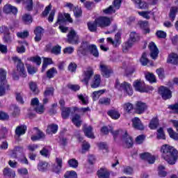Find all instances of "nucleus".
Returning a JSON list of instances; mask_svg holds the SVG:
<instances>
[{"instance_id":"f257e3e1","label":"nucleus","mask_w":178,"mask_h":178,"mask_svg":"<svg viewBox=\"0 0 178 178\" xmlns=\"http://www.w3.org/2000/svg\"><path fill=\"white\" fill-rule=\"evenodd\" d=\"M161 151L162 152V158L169 163V165H175L178 158V152L175 147L169 145H163Z\"/></svg>"},{"instance_id":"f03ea898","label":"nucleus","mask_w":178,"mask_h":178,"mask_svg":"<svg viewBox=\"0 0 178 178\" xmlns=\"http://www.w3.org/2000/svg\"><path fill=\"white\" fill-rule=\"evenodd\" d=\"M88 54H90L95 56V58L99 56V52H98L97 45L89 44L87 42L82 43L78 49V55H79V56H86V55H88Z\"/></svg>"},{"instance_id":"7ed1b4c3","label":"nucleus","mask_w":178,"mask_h":178,"mask_svg":"<svg viewBox=\"0 0 178 178\" xmlns=\"http://www.w3.org/2000/svg\"><path fill=\"white\" fill-rule=\"evenodd\" d=\"M110 132L111 133V134H113L114 138L118 137L119 134H121L124 140V146L126 147V148H131V147H133V138H131V136H130V135L127 134V131L126 130L113 131V128L110 127Z\"/></svg>"},{"instance_id":"20e7f679","label":"nucleus","mask_w":178,"mask_h":178,"mask_svg":"<svg viewBox=\"0 0 178 178\" xmlns=\"http://www.w3.org/2000/svg\"><path fill=\"white\" fill-rule=\"evenodd\" d=\"M133 86L136 91H138V92H151L154 90L152 86L145 85L144 81L141 79H137L134 81Z\"/></svg>"},{"instance_id":"39448f33","label":"nucleus","mask_w":178,"mask_h":178,"mask_svg":"<svg viewBox=\"0 0 178 178\" xmlns=\"http://www.w3.org/2000/svg\"><path fill=\"white\" fill-rule=\"evenodd\" d=\"M115 88H117V90H119L120 91H124V92L129 97H131V95H133V88H131V85L126 81L120 83L119 81H116Z\"/></svg>"},{"instance_id":"423d86ee","label":"nucleus","mask_w":178,"mask_h":178,"mask_svg":"<svg viewBox=\"0 0 178 178\" xmlns=\"http://www.w3.org/2000/svg\"><path fill=\"white\" fill-rule=\"evenodd\" d=\"M122 1L123 0H114L113 6H110L108 8L103 10L105 15H112L116 12L118 9H120L122 6Z\"/></svg>"},{"instance_id":"0eeeda50","label":"nucleus","mask_w":178,"mask_h":178,"mask_svg":"<svg viewBox=\"0 0 178 178\" xmlns=\"http://www.w3.org/2000/svg\"><path fill=\"white\" fill-rule=\"evenodd\" d=\"M13 60L15 63H17V70L18 73H19L20 76H22V77H26V76H27V72H26L24 64L22 63V60L16 56L13 57Z\"/></svg>"},{"instance_id":"6e6552de","label":"nucleus","mask_w":178,"mask_h":178,"mask_svg":"<svg viewBox=\"0 0 178 178\" xmlns=\"http://www.w3.org/2000/svg\"><path fill=\"white\" fill-rule=\"evenodd\" d=\"M99 70L103 76V77H106V79H108L110 76H112V69L110 68L109 66L106 65L104 63H100L99 64Z\"/></svg>"},{"instance_id":"1a4fd4ad","label":"nucleus","mask_w":178,"mask_h":178,"mask_svg":"<svg viewBox=\"0 0 178 178\" xmlns=\"http://www.w3.org/2000/svg\"><path fill=\"white\" fill-rule=\"evenodd\" d=\"M69 22V23H73V19L70 17V14L65 13L64 15L59 14L58 17V19L56 24H54V27H56L58 24H63L65 22Z\"/></svg>"},{"instance_id":"9d476101","label":"nucleus","mask_w":178,"mask_h":178,"mask_svg":"<svg viewBox=\"0 0 178 178\" xmlns=\"http://www.w3.org/2000/svg\"><path fill=\"white\" fill-rule=\"evenodd\" d=\"M94 74V70L92 68H88L86 71H84L82 77L81 78V81L84 83L86 86H88V82L91 79Z\"/></svg>"},{"instance_id":"9b49d317","label":"nucleus","mask_w":178,"mask_h":178,"mask_svg":"<svg viewBox=\"0 0 178 178\" xmlns=\"http://www.w3.org/2000/svg\"><path fill=\"white\" fill-rule=\"evenodd\" d=\"M31 140L32 141H38L40 140H42L43 138H45V134L42 133L41 131H40L37 128H34L31 131Z\"/></svg>"},{"instance_id":"f8f14e48","label":"nucleus","mask_w":178,"mask_h":178,"mask_svg":"<svg viewBox=\"0 0 178 178\" xmlns=\"http://www.w3.org/2000/svg\"><path fill=\"white\" fill-rule=\"evenodd\" d=\"M67 42L69 44H79V35L76 33L74 29H72L67 35Z\"/></svg>"},{"instance_id":"ddd939ff","label":"nucleus","mask_w":178,"mask_h":178,"mask_svg":"<svg viewBox=\"0 0 178 178\" xmlns=\"http://www.w3.org/2000/svg\"><path fill=\"white\" fill-rule=\"evenodd\" d=\"M99 27H108L111 24V19L106 17H99L96 19Z\"/></svg>"},{"instance_id":"4468645a","label":"nucleus","mask_w":178,"mask_h":178,"mask_svg":"<svg viewBox=\"0 0 178 178\" xmlns=\"http://www.w3.org/2000/svg\"><path fill=\"white\" fill-rule=\"evenodd\" d=\"M159 94L161 95L163 99H169L170 98H172V91L166 87H160Z\"/></svg>"},{"instance_id":"2eb2a0df","label":"nucleus","mask_w":178,"mask_h":178,"mask_svg":"<svg viewBox=\"0 0 178 178\" xmlns=\"http://www.w3.org/2000/svg\"><path fill=\"white\" fill-rule=\"evenodd\" d=\"M149 49L150 50V56L152 59H156L158 58V54H159V51L158 50V47H156V44L154 42H151L149 44Z\"/></svg>"},{"instance_id":"dca6fc26","label":"nucleus","mask_w":178,"mask_h":178,"mask_svg":"<svg viewBox=\"0 0 178 178\" xmlns=\"http://www.w3.org/2000/svg\"><path fill=\"white\" fill-rule=\"evenodd\" d=\"M3 13H6V15H9L10 13H12L14 15H17V8L15 6H13L10 4H6L4 6L3 8Z\"/></svg>"},{"instance_id":"f3484780","label":"nucleus","mask_w":178,"mask_h":178,"mask_svg":"<svg viewBox=\"0 0 178 178\" xmlns=\"http://www.w3.org/2000/svg\"><path fill=\"white\" fill-rule=\"evenodd\" d=\"M141 159H143L144 161H147L148 163L152 164L155 163V159H156V157L148 152H145L140 154Z\"/></svg>"},{"instance_id":"a211bd4d","label":"nucleus","mask_w":178,"mask_h":178,"mask_svg":"<svg viewBox=\"0 0 178 178\" xmlns=\"http://www.w3.org/2000/svg\"><path fill=\"white\" fill-rule=\"evenodd\" d=\"M132 126L136 130H144V125L141 122V120L137 117L132 119Z\"/></svg>"},{"instance_id":"6ab92c4d","label":"nucleus","mask_w":178,"mask_h":178,"mask_svg":"<svg viewBox=\"0 0 178 178\" xmlns=\"http://www.w3.org/2000/svg\"><path fill=\"white\" fill-rule=\"evenodd\" d=\"M136 108L137 113L139 115H141V113H144V112L147 111L148 106H147V104L143 102H138L136 104Z\"/></svg>"},{"instance_id":"aec40b11","label":"nucleus","mask_w":178,"mask_h":178,"mask_svg":"<svg viewBox=\"0 0 178 178\" xmlns=\"http://www.w3.org/2000/svg\"><path fill=\"white\" fill-rule=\"evenodd\" d=\"M120 33H117L115 35V39L113 40V39H112V38H107L106 41L107 42H109L110 44H111L112 45H113V47H118L119 45H120Z\"/></svg>"},{"instance_id":"412c9836","label":"nucleus","mask_w":178,"mask_h":178,"mask_svg":"<svg viewBox=\"0 0 178 178\" xmlns=\"http://www.w3.org/2000/svg\"><path fill=\"white\" fill-rule=\"evenodd\" d=\"M175 5L177 6L172 7L170 10L169 17L171 22H175L176 19V13L178 12V0L176 1Z\"/></svg>"},{"instance_id":"4be33fe9","label":"nucleus","mask_w":178,"mask_h":178,"mask_svg":"<svg viewBox=\"0 0 178 178\" xmlns=\"http://www.w3.org/2000/svg\"><path fill=\"white\" fill-rule=\"evenodd\" d=\"M101 84V75L96 74L95 75L92 81L90 83V87L92 88H98Z\"/></svg>"},{"instance_id":"5701e85b","label":"nucleus","mask_w":178,"mask_h":178,"mask_svg":"<svg viewBox=\"0 0 178 178\" xmlns=\"http://www.w3.org/2000/svg\"><path fill=\"white\" fill-rule=\"evenodd\" d=\"M0 33H3L6 34L4 36V41L6 42H10L12 41V38L9 36V29L5 26H0Z\"/></svg>"},{"instance_id":"b1692460","label":"nucleus","mask_w":178,"mask_h":178,"mask_svg":"<svg viewBox=\"0 0 178 178\" xmlns=\"http://www.w3.org/2000/svg\"><path fill=\"white\" fill-rule=\"evenodd\" d=\"M26 131L27 127L26 125H19L15 129V134L17 137H20V136H24Z\"/></svg>"},{"instance_id":"393cba45","label":"nucleus","mask_w":178,"mask_h":178,"mask_svg":"<svg viewBox=\"0 0 178 178\" xmlns=\"http://www.w3.org/2000/svg\"><path fill=\"white\" fill-rule=\"evenodd\" d=\"M168 63H171V65H178V55L177 54L172 53L169 54L168 59Z\"/></svg>"},{"instance_id":"a878e982","label":"nucleus","mask_w":178,"mask_h":178,"mask_svg":"<svg viewBox=\"0 0 178 178\" xmlns=\"http://www.w3.org/2000/svg\"><path fill=\"white\" fill-rule=\"evenodd\" d=\"M35 37V41L36 42H38L39 41H41V38L42 37V33H44V29L38 26L35 31H34Z\"/></svg>"},{"instance_id":"bb28decb","label":"nucleus","mask_w":178,"mask_h":178,"mask_svg":"<svg viewBox=\"0 0 178 178\" xmlns=\"http://www.w3.org/2000/svg\"><path fill=\"white\" fill-rule=\"evenodd\" d=\"M62 159L56 158V165L53 167V170L55 173H59L62 170Z\"/></svg>"},{"instance_id":"cd10ccee","label":"nucleus","mask_w":178,"mask_h":178,"mask_svg":"<svg viewBox=\"0 0 178 178\" xmlns=\"http://www.w3.org/2000/svg\"><path fill=\"white\" fill-rule=\"evenodd\" d=\"M19 46L17 47V52L18 54H24L26 52V47H24V45L27 46L29 45V43L26 41H18Z\"/></svg>"},{"instance_id":"c85d7f7f","label":"nucleus","mask_w":178,"mask_h":178,"mask_svg":"<svg viewBox=\"0 0 178 178\" xmlns=\"http://www.w3.org/2000/svg\"><path fill=\"white\" fill-rule=\"evenodd\" d=\"M97 176L99 178H109V171L106 168H101L97 171Z\"/></svg>"},{"instance_id":"c756f323","label":"nucleus","mask_w":178,"mask_h":178,"mask_svg":"<svg viewBox=\"0 0 178 178\" xmlns=\"http://www.w3.org/2000/svg\"><path fill=\"white\" fill-rule=\"evenodd\" d=\"M122 107L125 113H131V111H133V109H134V106L130 102L124 103L122 104Z\"/></svg>"},{"instance_id":"7c9ffc66","label":"nucleus","mask_w":178,"mask_h":178,"mask_svg":"<svg viewBox=\"0 0 178 178\" xmlns=\"http://www.w3.org/2000/svg\"><path fill=\"white\" fill-rule=\"evenodd\" d=\"M3 175L6 177L15 178L16 177V172L9 168H6L3 170Z\"/></svg>"},{"instance_id":"2f4dec72","label":"nucleus","mask_w":178,"mask_h":178,"mask_svg":"<svg viewBox=\"0 0 178 178\" xmlns=\"http://www.w3.org/2000/svg\"><path fill=\"white\" fill-rule=\"evenodd\" d=\"M49 168V164L46 161H40L38 164V170L40 172H45Z\"/></svg>"},{"instance_id":"473e14b6","label":"nucleus","mask_w":178,"mask_h":178,"mask_svg":"<svg viewBox=\"0 0 178 178\" xmlns=\"http://www.w3.org/2000/svg\"><path fill=\"white\" fill-rule=\"evenodd\" d=\"M6 90H9L8 82H0V97L5 95Z\"/></svg>"},{"instance_id":"72a5a7b5","label":"nucleus","mask_w":178,"mask_h":178,"mask_svg":"<svg viewBox=\"0 0 178 178\" xmlns=\"http://www.w3.org/2000/svg\"><path fill=\"white\" fill-rule=\"evenodd\" d=\"M83 131L86 137L88 138H95L94 134L92 133V127H85L83 129Z\"/></svg>"},{"instance_id":"f704fd0d","label":"nucleus","mask_w":178,"mask_h":178,"mask_svg":"<svg viewBox=\"0 0 178 178\" xmlns=\"http://www.w3.org/2000/svg\"><path fill=\"white\" fill-rule=\"evenodd\" d=\"M87 24L88 30H90L92 33H95V31H97V26H98V23H97V19H95V21L89 22Z\"/></svg>"},{"instance_id":"c9c22d12","label":"nucleus","mask_w":178,"mask_h":178,"mask_svg":"<svg viewBox=\"0 0 178 178\" xmlns=\"http://www.w3.org/2000/svg\"><path fill=\"white\" fill-rule=\"evenodd\" d=\"M108 116H111L114 120H118L120 118V113L116 110H111L108 112Z\"/></svg>"},{"instance_id":"e433bc0d","label":"nucleus","mask_w":178,"mask_h":178,"mask_svg":"<svg viewBox=\"0 0 178 178\" xmlns=\"http://www.w3.org/2000/svg\"><path fill=\"white\" fill-rule=\"evenodd\" d=\"M48 65H52V58H43V64L42 67V72H45V69L48 67Z\"/></svg>"},{"instance_id":"4c0bfd02","label":"nucleus","mask_w":178,"mask_h":178,"mask_svg":"<svg viewBox=\"0 0 178 178\" xmlns=\"http://www.w3.org/2000/svg\"><path fill=\"white\" fill-rule=\"evenodd\" d=\"M47 134H55L58 131V125L56 124H50L47 127Z\"/></svg>"},{"instance_id":"58836bf2","label":"nucleus","mask_w":178,"mask_h":178,"mask_svg":"<svg viewBox=\"0 0 178 178\" xmlns=\"http://www.w3.org/2000/svg\"><path fill=\"white\" fill-rule=\"evenodd\" d=\"M72 123L76 127H80L81 126V118L79 115H75L72 118Z\"/></svg>"},{"instance_id":"ea45409f","label":"nucleus","mask_w":178,"mask_h":178,"mask_svg":"<svg viewBox=\"0 0 178 178\" xmlns=\"http://www.w3.org/2000/svg\"><path fill=\"white\" fill-rule=\"evenodd\" d=\"M145 79L147 81H149V83H156V77H155V75L152 73L146 72Z\"/></svg>"},{"instance_id":"a19ab883","label":"nucleus","mask_w":178,"mask_h":178,"mask_svg":"<svg viewBox=\"0 0 178 178\" xmlns=\"http://www.w3.org/2000/svg\"><path fill=\"white\" fill-rule=\"evenodd\" d=\"M134 44V42H131V40H128V42H126L122 44V51L123 52H127L130 48L133 47V44Z\"/></svg>"},{"instance_id":"79ce46f5","label":"nucleus","mask_w":178,"mask_h":178,"mask_svg":"<svg viewBox=\"0 0 178 178\" xmlns=\"http://www.w3.org/2000/svg\"><path fill=\"white\" fill-rule=\"evenodd\" d=\"M140 62L143 66H147L149 63V60L147 56V53H143L140 58Z\"/></svg>"},{"instance_id":"37998d69","label":"nucleus","mask_w":178,"mask_h":178,"mask_svg":"<svg viewBox=\"0 0 178 178\" xmlns=\"http://www.w3.org/2000/svg\"><path fill=\"white\" fill-rule=\"evenodd\" d=\"M91 145L88 142L83 140L82 143V149L81 150V154H86L88 151H90Z\"/></svg>"},{"instance_id":"c03bdc74","label":"nucleus","mask_w":178,"mask_h":178,"mask_svg":"<svg viewBox=\"0 0 178 178\" xmlns=\"http://www.w3.org/2000/svg\"><path fill=\"white\" fill-rule=\"evenodd\" d=\"M55 74H58V71L55 67H52L47 72L48 79H53V77L55 76Z\"/></svg>"},{"instance_id":"a18cd8bd","label":"nucleus","mask_w":178,"mask_h":178,"mask_svg":"<svg viewBox=\"0 0 178 178\" xmlns=\"http://www.w3.org/2000/svg\"><path fill=\"white\" fill-rule=\"evenodd\" d=\"M61 111H62V113H61L62 118L63 119H67V118H69V115H70V108L63 107L61 108Z\"/></svg>"},{"instance_id":"49530a36","label":"nucleus","mask_w":178,"mask_h":178,"mask_svg":"<svg viewBox=\"0 0 178 178\" xmlns=\"http://www.w3.org/2000/svg\"><path fill=\"white\" fill-rule=\"evenodd\" d=\"M73 12L74 16L76 18H80L83 16V10H81V8L79 6L75 7Z\"/></svg>"},{"instance_id":"de8ad7c7","label":"nucleus","mask_w":178,"mask_h":178,"mask_svg":"<svg viewBox=\"0 0 178 178\" xmlns=\"http://www.w3.org/2000/svg\"><path fill=\"white\" fill-rule=\"evenodd\" d=\"M99 104L100 105H104L105 106H108L111 105V99L108 97H102L99 100Z\"/></svg>"},{"instance_id":"09e8293b","label":"nucleus","mask_w":178,"mask_h":178,"mask_svg":"<svg viewBox=\"0 0 178 178\" xmlns=\"http://www.w3.org/2000/svg\"><path fill=\"white\" fill-rule=\"evenodd\" d=\"M78 98L83 105L88 104V96L86 95L80 94L78 95Z\"/></svg>"},{"instance_id":"8fccbe9b","label":"nucleus","mask_w":178,"mask_h":178,"mask_svg":"<svg viewBox=\"0 0 178 178\" xmlns=\"http://www.w3.org/2000/svg\"><path fill=\"white\" fill-rule=\"evenodd\" d=\"M158 124H159L158 118H153V119L150 121L149 127L152 130H155V129H156V127H158Z\"/></svg>"},{"instance_id":"3c124183","label":"nucleus","mask_w":178,"mask_h":178,"mask_svg":"<svg viewBox=\"0 0 178 178\" xmlns=\"http://www.w3.org/2000/svg\"><path fill=\"white\" fill-rule=\"evenodd\" d=\"M104 92H105V90H104L95 91L92 95V98L93 99L94 101H97V99H98V98H99V97H101V95H102Z\"/></svg>"},{"instance_id":"603ef678","label":"nucleus","mask_w":178,"mask_h":178,"mask_svg":"<svg viewBox=\"0 0 178 178\" xmlns=\"http://www.w3.org/2000/svg\"><path fill=\"white\" fill-rule=\"evenodd\" d=\"M167 131L170 138H172L173 140H178V134L174 131L173 129L168 128Z\"/></svg>"},{"instance_id":"864d4df0","label":"nucleus","mask_w":178,"mask_h":178,"mask_svg":"<svg viewBox=\"0 0 178 178\" xmlns=\"http://www.w3.org/2000/svg\"><path fill=\"white\" fill-rule=\"evenodd\" d=\"M167 131L170 138H172L173 140H178V134L174 131L173 129L168 128Z\"/></svg>"},{"instance_id":"5fc2aeb1","label":"nucleus","mask_w":178,"mask_h":178,"mask_svg":"<svg viewBox=\"0 0 178 178\" xmlns=\"http://www.w3.org/2000/svg\"><path fill=\"white\" fill-rule=\"evenodd\" d=\"M10 109L12 111L13 116H17V115L20 113V109H19V107L15 104L11 105Z\"/></svg>"},{"instance_id":"6e6d98bb","label":"nucleus","mask_w":178,"mask_h":178,"mask_svg":"<svg viewBox=\"0 0 178 178\" xmlns=\"http://www.w3.org/2000/svg\"><path fill=\"white\" fill-rule=\"evenodd\" d=\"M65 178H77V173L75 171H67L64 175Z\"/></svg>"},{"instance_id":"4d7b16f0","label":"nucleus","mask_w":178,"mask_h":178,"mask_svg":"<svg viewBox=\"0 0 178 178\" xmlns=\"http://www.w3.org/2000/svg\"><path fill=\"white\" fill-rule=\"evenodd\" d=\"M68 165L70 168L76 169L79 166V161L74 159H71L68 161Z\"/></svg>"},{"instance_id":"13d9d810","label":"nucleus","mask_w":178,"mask_h":178,"mask_svg":"<svg viewBox=\"0 0 178 178\" xmlns=\"http://www.w3.org/2000/svg\"><path fill=\"white\" fill-rule=\"evenodd\" d=\"M138 15L141 16L144 19H147V20L151 19V17L149 15H151L152 13L151 11H142V12H138Z\"/></svg>"},{"instance_id":"bf43d9fd","label":"nucleus","mask_w":178,"mask_h":178,"mask_svg":"<svg viewBox=\"0 0 178 178\" xmlns=\"http://www.w3.org/2000/svg\"><path fill=\"white\" fill-rule=\"evenodd\" d=\"M22 20L26 23V24H30V23L33 22V18L31 15L29 14H24L22 17Z\"/></svg>"},{"instance_id":"052dcab7","label":"nucleus","mask_w":178,"mask_h":178,"mask_svg":"<svg viewBox=\"0 0 178 178\" xmlns=\"http://www.w3.org/2000/svg\"><path fill=\"white\" fill-rule=\"evenodd\" d=\"M158 173H159V176H160V177H165L166 175H168L166 171H165V166H163V165L159 166Z\"/></svg>"},{"instance_id":"680f3d73","label":"nucleus","mask_w":178,"mask_h":178,"mask_svg":"<svg viewBox=\"0 0 178 178\" xmlns=\"http://www.w3.org/2000/svg\"><path fill=\"white\" fill-rule=\"evenodd\" d=\"M0 83H6V71L0 69Z\"/></svg>"},{"instance_id":"e2e57ef3","label":"nucleus","mask_w":178,"mask_h":178,"mask_svg":"<svg viewBox=\"0 0 178 178\" xmlns=\"http://www.w3.org/2000/svg\"><path fill=\"white\" fill-rule=\"evenodd\" d=\"M156 73L158 75L160 80H163L165 78V70L163 68H159L156 70Z\"/></svg>"},{"instance_id":"0e129e2a","label":"nucleus","mask_w":178,"mask_h":178,"mask_svg":"<svg viewBox=\"0 0 178 178\" xmlns=\"http://www.w3.org/2000/svg\"><path fill=\"white\" fill-rule=\"evenodd\" d=\"M157 138L159 140H165V132H163V128H159L157 130Z\"/></svg>"},{"instance_id":"69168bd1","label":"nucleus","mask_w":178,"mask_h":178,"mask_svg":"<svg viewBox=\"0 0 178 178\" xmlns=\"http://www.w3.org/2000/svg\"><path fill=\"white\" fill-rule=\"evenodd\" d=\"M26 68H27L29 74H34L37 73V72L38 70L37 68H35L30 65H26Z\"/></svg>"},{"instance_id":"338daca9","label":"nucleus","mask_w":178,"mask_h":178,"mask_svg":"<svg viewBox=\"0 0 178 178\" xmlns=\"http://www.w3.org/2000/svg\"><path fill=\"white\" fill-rule=\"evenodd\" d=\"M31 62H33V63H36L38 66L41 65V57L36 56L30 58Z\"/></svg>"},{"instance_id":"774afa93","label":"nucleus","mask_w":178,"mask_h":178,"mask_svg":"<svg viewBox=\"0 0 178 178\" xmlns=\"http://www.w3.org/2000/svg\"><path fill=\"white\" fill-rule=\"evenodd\" d=\"M54 95V88H47L44 91V97H52Z\"/></svg>"}]
</instances>
